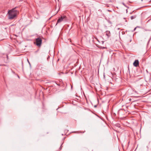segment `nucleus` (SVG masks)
<instances>
[{"label":"nucleus","instance_id":"nucleus-1","mask_svg":"<svg viewBox=\"0 0 151 151\" xmlns=\"http://www.w3.org/2000/svg\"><path fill=\"white\" fill-rule=\"evenodd\" d=\"M8 14L9 15V19H12L16 17L17 14V11L14 8L12 10H9L8 12Z\"/></svg>","mask_w":151,"mask_h":151},{"label":"nucleus","instance_id":"nucleus-2","mask_svg":"<svg viewBox=\"0 0 151 151\" xmlns=\"http://www.w3.org/2000/svg\"><path fill=\"white\" fill-rule=\"evenodd\" d=\"M36 41L34 44L39 47L41 46L42 43V40L41 38L38 37L36 39Z\"/></svg>","mask_w":151,"mask_h":151},{"label":"nucleus","instance_id":"nucleus-3","mask_svg":"<svg viewBox=\"0 0 151 151\" xmlns=\"http://www.w3.org/2000/svg\"><path fill=\"white\" fill-rule=\"evenodd\" d=\"M65 17H66L65 16H61L60 18L58 19L56 25H57L58 23L62 22Z\"/></svg>","mask_w":151,"mask_h":151},{"label":"nucleus","instance_id":"nucleus-4","mask_svg":"<svg viewBox=\"0 0 151 151\" xmlns=\"http://www.w3.org/2000/svg\"><path fill=\"white\" fill-rule=\"evenodd\" d=\"M133 65L135 67H137L139 64V61L138 60H136L133 63Z\"/></svg>","mask_w":151,"mask_h":151},{"label":"nucleus","instance_id":"nucleus-5","mask_svg":"<svg viewBox=\"0 0 151 151\" xmlns=\"http://www.w3.org/2000/svg\"><path fill=\"white\" fill-rule=\"evenodd\" d=\"M106 35L107 37L108 38L109 37L111 36V33L109 31H106L105 32Z\"/></svg>","mask_w":151,"mask_h":151},{"label":"nucleus","instance_id":"nucleus-6","mask_svg":"<svg viewBox=\"0 0 151 151\" xmlns=\"http://www.w3.org/2000/svg\"><path fill=\"white\" fill-rule=\"evenodd\" d=\"M137 17V16L135 15H134L133 16H132L131 17V19L132 20L133 19H135Z\"/></svg>","mask_w":151,"mask_h":151},{"label":"nucleus","instance_id":"nucleus-7","mask_svg":"<svg viewBox=\"0 0 151 151\" xmlns=\"http://www.w3.org/2000/svg\"><path fill=\"white\" fill-rule=\"evenodd\" d=\"M122 4L125 6H126V5L124 3H122Z\"/></svg>","mask_w":151,"mask_h":151},{"label":"nucleus","instance_id":"nucleus-8","mask_svg":"<svg viewBox=\"0 0 151 151\" xmlns=\"http://www.w3.org/2000/svg\"><path fill=\"white\" fill-rule=\"evenodd\" d=\"M136 27H135V28L134 29V30H135L136 29Z\"/></svg>","mask_w":151,"mask_h":151},{"label":"nucleus","instance_id":"nucleus-9","mask_svg":"<svg viewBox=\"0 0 151 151\" xmlns=\"http://www.w3.org/2000/svg\"><path fill=\"white\" fill-rule=\"evenodd\" d=\"M27 61H28V62L29 63V62L28 61V60H27Z\"/></svg>","mask_w":151,"mask_h":151}]
</instances>
